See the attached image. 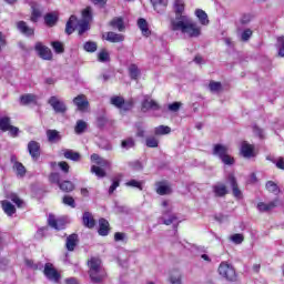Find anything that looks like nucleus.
Wrapping results in <instances>:
<instances>
[{
	"mask_svg": "<svg viewBox=\"0 0 284 284\" xmlns=\"http://www.w3.org/2000/svg\"><path fill=\"white\" fill-rule=\"evenodd\" d=\"M171 30L180 31L189 39H197L201 37V26L194 22L190 17H183L180 21H171Z\"/></svg>",
	"mask_w": 284,
	"mask_h": 284,
	"instance_id": "nucleus-1",
	"label": "nucleus"
},
{
	"mask_svg": "<svg viewBox=\"0 0 284 284\" xmlns=\"http://www.w3.org/2000/svg\"><path fill=\"white\" fill-rule=\"evenodd\" d=\"M230 146L224 144H214L213 155L219 156L224 165H234V158L229 155Z\"/></svg>",
	"mask_w": 284,
	"mask_h": 284,
	"instance_id": "nucleus-2",
	"label": "nucleus"
},
{
	"mask_svg": "<svg viewBox=\"0 0 284 284\" xmlns=\"http://www.w3.org/2000/svg\"><path fill=\"white\" fill-rule=\"evenodd\" d=\"M217 272L220 276H222V278H225L226 281H236V270H234V266H232V264H229L227 262H222L217 268Z\"/></svg>",
	"mask_w": 284,
	"mask_h": 284,
	"instance_id": "nucleus-3",
	"label": "nucleus"
},
{
	"mask_svg": "<svg viewBox=\"0 0 284 284\" xmlns=\"http://www.w3.org/2000/svg\"><path fill=\"white\" fill-rule=\"evenodd\" d=\"M90 21H92V9L88 7L82 11V19L78 21L79 34H83L90 30Z\"/></svg>",
	"mask_w": 284,
	"mask_h": 284,
	"instance_id": "nucleus-4",
	"label": "nucleus"
},
{
	"mask_svg": "<svg viewBox=\"0 0 284 284\" xmlns=\"http://www.w3.org/2000/svg\"><path fill=\"white\" fill-rule=\"evenodd\" d=\"M110 103L111 105H114L115 108H118V110H122L123 112H128L129 110H132L134 105V102L132 101L125 102L123 97H120V95L112 97L110 99Z\"/></svg>",
	"mask_w": 284,
	"mask_h": 284,
	"instance_id": "nucleus-5",
	"label": "nucleus"
},
{
	"mask_svg": "<svg viewBox=\"0 0 284 284\" xmlns=\"http://www.w3.org/2000/svg\"><path fill=\"white\" fill-rule=\"evenodd\" d=\"M43 274L47 276L49 281H52V283H59L61 281V274L54 268V265L52 263H47L43 268Z\"/></svg>",
	"mask_w": 284,
	"mask_h": 284,
	"instance_id": "nucleus-6",
	"label": "nucleus"
},
{
	"mask_svg": "<svg viewBox=\"0 0 284 284\" xmlns=\"http://www.w3.org/2000/svg\"><path fill=\"white\" fill-rule=\"evenodd\" d=\"M48 103L49 105H51V108H53L57 114H65V112H68V106H65V102L61 101L54 95L48 100Z\"/></svg>",
	"mask_w": 284,
	"mask_h": 284,
	"instance_id": "nucleus-7",
	"label": "nucleus"
},
{
	"mask_svg": "<svg viewBox=\"0 0 284 284\" xmlns=\"http://www.w3.org/2000/svg\"><path fill=\"white\" fill-rule=\"evenodd\" d=\"M34 50L38 52L40 59H43L44 61H52V50L43 45V43L37 42Z\"/></svg>",
	"mask_w": 284,
	"mask_h": 284,
	"instance_id": "nucleus-8",
	"label": "nucleus"
},
{
	"mask_svg": "<svg viewBox=\"0 0 284 284\" xmlns=\"http://www.w3.org/2000/svg\"><path fill=\"white\" fill-rule=\"evenodd\" d=\"M173 10L175 19H171V21H183V17H187L183 14V12H185V1L183 0H175L173 3Z\"/></svg>",
	"mask_w": 284,
	"mask_h": 284,
	"instance_id": "nucleus-9",
	"label": "nucleus"
},
{
	"mask_svg": "<svg viewBox=\"0 0 284 284\" xmlns=\"http://www.w3.org/2000/svg\"><path fill=\"white\" fill-rule=\"evenodd\" d=\"M88 266H89V274H91L92 276H94V274L100 273L103 274V266H101V260L97 258V257H92L89 262H88Z\"/></svg>",
	"mask_w": 284,
	"mask_h": 284,
	"instance_id": "nucleus-10",
	"label": "nucleus"
},
{
	"mask_svg": "<svg viewBox=\"0 0 284 284\" xmlns=\"http://www.w3.org/2000/svg\"><path fill=\"white\" fill-rule=\"evenodd\" d=\"M28 151L33 161H38L41 156V144L37 141H30L28 143Z\"/></svg>",
	"mask_w": 284,
	"mask_h": 284,
	"instance_id": "nucleus-11",
	"label": "nucleus"
},
{
	"mask_svg": "<svg viewBox=\"0 0 284 284\" xmlns=\"http://www.w3.org/2000/svg\"><path fill=\"white\" fill-rule=\"evenodd\" d=\"M74 105H77L80 112H85L90 106V102H88V98L84 94H80L73 99Z\"/></svg>",
	"mask_w": 284,
	"mask_h": 284,
	"instance_id": "nucleus-12",
	"label": "nucleus"
},
{
	"mask_svg": "<svg viewBox=\"0 0 284 284\" xmlns=\"http://www.w3.org/2000/svg\"><path fill=\"white\" fill-rule=\"evenodd\" d=\"M241 154L244 159H252V156H254V145L247 142H242Z\"/></svg>",
	"mask_w": 284,
	"mask_h": 284,
	"instance_id": "nucleus-13",
	"label": "nucleus"
},
{
	"mask_svg": "<svg viewBox=\"0 0 284 284\" xmlns=\"http://www.w3.org/2000/svg\"><path fill=\"white\" fill-rule=\"evenodd\" d=\"M48 223L50 225V227H53V230H63V227H65V221H63L62 219H54V215H49L48 219Z\"/></svg>",
	"mask_w": 284,
	"mask_h": 284,
	"instance_id": "nucleus-14",
	"label": "nucleus"
},
{
	"mask_svg": "<svg viewBox=\"0 0 284 284\" xmlns=\"http://www.w3.org/2000/svg\"><path fill=\"white\" fill-rule=\"evenodd\" d=\"M98 233L100 236H108L110 234V222L105 219H100L99 220V230Z\"/></svg>",
	"mask_w": 284,
	"mask_h": 284,
	"instance_id": "nucleus-15",
	"label": "nucleus"
},
{
	"mask_svg": "<svg viewBox=\"0 0 284 284\" xmlns=\"http://www.w3.org/2000/svg\"><path fill=\"white\" fill-rule=\"evenodd\" d=\"M151 3L158 14H163L168 8V0H151Z\"/></svg>",
	"mask_w": 284,
	"mask_h": 284,
	"instance_id": "nucleus-16",
	"label": "nucleus"
},
{
	"mask_svg": "<svg viewBox=\"0 0 284 284\" xmlns=\"http://www.w3.org/2000/svg\"><path fill=\"white\" fill-rule=\"evenodd\" d=\"M106 41H110V43H123L125 36L110 31L106 33Z\"/></svg>",
	"mask_w": 284,
	"mask_h": 284,
	"instance_id": "nucleus-17",
	"label": "nucleus"
},
{
	"mask_svg": "<svg viewBox=\"0 0 284 284\" xmlns=\"http://www.w3.org/2000/svg\"><path fill=\"white\" fill-rule=\"evenodd\" d=\"M159 109H160L159 103H156V101H154L150 98H145L142 101V110L144 112H148V110H159Z\"/></svg>",
	"mask_w": 284,
	"mask_h": 284,
	"instance_id": "nucleus-18",
	"label": "nucleus"
},
{
	"mask_svg": "<svg viewBox=\"0 0 284 284\" xmlns=\"http://www.w3.org/2000/svg\"><path fill=\"white\" fill-rule=\"evenodd\" d=\"M92 163H95V165H100L101 168H111L112 163L101 156L99 154L93 153L91 155Z\"/></svg>",
	"mask_w": 284,
	"mask_h": 284,
	"instance_id": "nucleus-19",
	"label": "nucleus"
},
{
	"mask_svg": "<svg viewBox=\"0 0 284 284\" xmlns=\"http://www.w3.org/2000/svg\"><path fill=\"white\" fill-rule=\"evenodd\" d=\"M229 182L231 184L234 196H236L237 199H242L243 193L241 192V190H239V184L236 183V178L234 176V174L229 175Z\"/></svg>",
	"mask_w": 284,
	"mask_h": 284,
	"instance_id": "nucleus-20",
	"label": "nucleus"
},
{
	"mask_svg": "<svg viewBox=\"0 0 284 284\" xmlns=\"http://www.w3.org/2000/svg\"><path fill=\"white\" fill-rule=\"evenodd\" d=\"M17 28L22 34H26V37H32V34H34V29L28 27L26 21H19Z\"/></svg>",
	"mask_w": 284,
	"mask_h": 284,
	"instance_id": "nucleus-21",
	"label": "nucleus"
},
{
	"mask_svg": "<svg viewBox=\"0 0 284 284\" xmlns=\"http://www.w3.org/2000/svg\"><path fill=\"white\" fill-rule=\"evenodd\" d=\"M82 223L85 227H89V230H92L94 225H97V222L94 221V216H92V213L85 212L82 216Z\"/></svg>",
	"mask_w": 284,
	"mask_h": 284,
	"instance_id": "nucleus-22",
	"label": "nucleus"
},
{
	"mask_svg": "<svg viewBox=\"0 0 284 284\" xmlns=\"http://www.w3.org/2000/svg\"><path fill=\"white\" fill-rule=\"evenodd\" d=\"M110 26L113 30H119V32H123L125 30V22L123 21V18H113Z\"/></svg>",
	"mask_w": 284,
	"mask_h": 284,
	"instance_id": "nucleus-23",
	"label": "nucleus"
},
{
	"mask_svg": "<svg viewBox=\"0 0 284 284\" xmlns=\"http://www.w3.org/2000/svg\"><path fill=\"white\" fill-rule=\"evenodd\" d=\"M47 139L49 143H59L61 141V133L57 130H47Z\"/></svg>",
	"mask_w": 284,
	"mask_h": 284,
	"instance_id": "nucleus-24",
	"label": "nucleus"
},
{
	"mask_svg": "<svg viewBox=\"0 0 284 284\" xmlns=\"http://www.w3.org/2000/svg\"><path fill=\"white\" fill-rule=\"evenodd\" d=\"M79 241V235L71 234L67 237V250L69 252H74V247H77V243Z\"/></svg>",
	"mask_w": 284,
	"mask_h": 284,
	"instance_id": "nucleus-25",
	"label": "nucleus"
},
{
	"mask_svg": "<svg viewBox=\"0 0 284 284\" xmlns=\"http://www.w3.org/2000/svg\"><path fill=\"white\" fill-rule=\"evenodd\" d=\"M31 21L37 23L41 17V9H39V4L37 2H31Z\"/></svg>",
	"mask_w": 284,
	"mask_h": 284,
	"instance_id": "nucleus-26",
	"label": "nucleus"
},
{
	"mask_svg": "<svg viewBox=\"0 0 284 284\" xmlns=\"http://www.w3.org/2000/svg\"><path fill=\"white\" fill-rule=\"evenodd\" d=\"M213 193L215 196H225L227 194V186L223 183H217L213 185Z\"/></svg>",
	"mask_w": 284,
	"mask_h": 284,
	"instance_id": "nucleus-27",
	"label": "nucleus"
},
{
	"mask_svg": "<svg viewBox=\"0 0 284 284\" xmlns=\"http://www.w3.org/2000/svg\"><path fill=\"white\" fill-rule=\"evenodd\" d=\"M63 156L64 159H69L70 161H81V154L70 149L63 150Z\"/></svg>",
	"mask_w": 284,
	"mask_h": 284,
	"instance_id": "nucleus-28",
	"label": "nucleus"
},
{
	"mask_svg": "<svg viewBox=\"0 0 284 284\" xmlns=\"http://www.w3.org/2000/svg\"><path fill=\"white\" fill-rule=\"evenodd\" d=\"M277 203H278V201H273V202H270V203H267V204H265V203H263V202H260L258 204H257V210L260 211V212H270V210H274V207H276V205H277Z\"/></svg>",
	"mask_w": 284,
	"mask_h": 284,
	"instance_id": "nucleus-29",
	"label": "nucleus"
},
{
	"mask_svg": "<svg viewBox=\"0 0 284 284\" xmlns=\"http://www.w3.org/2000/svg\"><path fill=\"white\" fill-rule=\"evenodd\" d=\"M158 194L165 196V194H172V189L165 182H160L156 189Z\"/></svg>",
	"mask_w": 284,
	"mask_h": 284,
	"instance_id": "nucleus-30",
	"label": "nucleus"
},
{
	"mask_svg": "<svg viewBox=\"0 0 284 284\" xmlns=\"http://www.w3.org/2000/svg\"><path fill=\"white\" fill-rule=\"evenodd\" d=\"M138 26H139V28H140L142 34H143L144 37H150L151 31H150V28L148 27V21H146L145 19L140 18V19L138 20Z\"/></svg>",
	"mask_w": 284,
	"mask_h": 284,
	"instance_id": "nucleus-31",
	"label": "nucleus"
},
{
	"mask_svg": "<svg viewBox=\"0 0 284 284\" xmlns=\"http://www.w3.org/2000/svg\"><path fill=\"white\" fill-rule=\"evenodd\" d=\"M195 17L199 19L202 26H207L210 23V20L207 19V13H205L203 9L195 10Z\"/></svg>",
	"mask_w": 284,
	"mask_h": 284,
	"instance_id": "nucleus-32",
	"label": "nucleus"
},
{
	"mask_svg": "<svg viewBox=\"0 0 284 284\" xmlns=\"http://www.w3.org/2000/svg\"><path fill=\"white\" fill-rule=\"evenodd\" d=\"M160 220L164 225H172V223H174L178 220V217L176 215H174V213H163Z\"/></svg>",
	"mask_w": 284,
	"mask_h": 284,
	"instance_id": "nucleus-33",
	"label": "nucleus"
},
{
	"mask_svg": "<svg viewBox=\"0 0 284 284\" xmlns=\"http://www.w3.org/2000/svg\"><path fill=\"white\" fill-rule=\"evenodd\" d=\"M13 172H16L17 176L23 179L26 176V166L21 162H14L13 164Z\"/></svg>",
	"mask_w": 284,
	"mask_h": 284,
	"instance_id": "nucleus-34",
	"label": "nucleus"
},
{
	"mask_svg": "<svg viewBox=\"0 0 284 284\" xmlns=\"http://www.w3.org/2000/svg\"><path fill=\"white\" fill-rule=\"evenodd\" d=\"M21 105H29V103H37V95L34 94H24L20 98Z\"/></svg>",
	"mask_w": 284,
	"mask_h": 284,
	"instance_id": "nucleus-35",
	"label": "nucleus"
},
{
	"mask_svg": "<svg viewBox=\"0 0 284 284\" xmlns=\"http://www.w3.org/2000/svg\"><path fill=\"white\" fill-rule=\"evenodd\" d=\"M105 268H102V274H100L99 271L95 272L93 275L89 274L92 283H102L103 278H105Z\"/></svg>",
	"mask_w": 284,
	"mask_h": 284,
	"instance_id": "nucleus-36",
	"label": "nucleus"
},
{
	"mask_svg": "<svg viewBox=\"0 0 284 284\" xmlns=\"http://www.w3.org/2000/svg\"><path fill=\"white\" fill-rule=\"evenodd\" d=\"M77 17L75 16H71L69 21L67 22L65 26V32L67 34H72V32H74V26H77Z\"/></svg>",
	"mask_w": 284,
	"mask_h": 284,
	"instance_id": "nucleus-37",
	"label": "nucleus"
},
{
	"mask_svg": "<svg viewBox=\"0 0 284 284\" xmlns=\"http://www.w3.org/2000/svg\"><path fill=\"white\" fill-rule=\"evenodd\" d=\"M2 209L8 214V216H12V214L17 212L14 205H12V203L9 201H2Z\"/></svg>",
	"mask_w": 284,
	"mask_h": 284,
	"instance_id": "nucleus-38",
	"label": "nucleus"
},
{
	"mask_svg": "<svg viewBox=\"0 0 284 284\" xmlns=\"http://www.w3.org/2000/svg\"><path fill=\"white\" fill-rule=\"evenodd\" d=\"M129 74L131 79L136 81V79H139V77L141 75V70H139V67L136 64H130Z\"/></svg>",
	"mask_w": 284,
	"mask_h": 284,
	"instance_id": "nucleus-39",
	"label": "nucleus"
},
{
	"mask_svg": "<svg viewBox=\"0 0 284 284\" xmlns=\"http://www.w3.org/2000/svg\"><path fill=\"white\" fill-rule=\"evenodd\" d=\"M59 187L62 192H73L74 183H72L71 181H63L59 183Z\"/></svg>",
	"mask_w": 284,
	"mask_h": 284,
	"instance_id": "nucleus-40",
	"label": "nucleus"
},
{
	"mask_svg": "<svg viewBox=\"0 0 284 284\" xmlns=\"http://www.w3.org/2000/svg\"><path fill=\"white\" fill-rule=\"evenodd\" d=\"M74 130H75V134H83V132L88 130V123H85V121L83 120H79L77 122Z\"/></svg>",
	"mask_w": 284,
	"mask_h": 284,
	"instance_id": "nucleus-41",
	"label": "nucleus"
},
{
	"mask_svg": "<svg viewBox=\"0 0 284 284\" xmlns=\"http://www.w3.org/2000/svg\"><path fill=\"white\" fill-rule=\"evenodd\" d=\"M98 61H100V63H105V62L110 61V52H108V50H105V49H102L98 53Z\"/></svg>",
	"mask_w": 284,
	"mask_h": 284,
	"instance_id": "nucleus-42",
	"label": "nucleus"
},
{
	"mask_svg": "<svg viewBox=\"0 0 284 284\" xmlns=\"http://www.w3.org/2000/svg\"><path fill=\"white\" fill-rule=\"evenodd\" d=\"M170 132H172V129L165 125H160L154 129V134H156L158 136H161L163 134H170Z\"/></svg>",
	"mask_w": 284,
	"mask_h": 284,
	"instance_id": "nucleus-43",
	"label": "nucleus"
},
{
	"mask_svg": "<svg viewBox=\"0 0 284 284\" xmlns=\"http://www.w3.org/2000/svg\"><path fill=\"white\" fill-rule=\"evenodd\" d=\"M10 118L4 116V118H0V130H2V132H8V130L10 129Z\"/></svg>",
	"mask_w": 284,
	"mask_h": 284,
	"instance_id": "nucleus-44",
	"label": "nucleus"
},
{
	"mask_svg": "<svg viewBox=\"0 0 284 284\" xmlns=\"http://www.w3.org/2000/svg\"><path fill=\"white\" fill-rule=\"evenodd\" d=\"M266 190L273 192V194H278V192H281V189H278V185L274 181L266 182Z\"/></svg>",
	"mask_w": 284,
	"mask_h": 284,
	"instance_id": "nucleus-45",
	"label": "nucleus"
},
{
	"mask_svg": "<svg viewBox=\"0 0 284 284\" xmlns=\"http://www.w3.org/2000/svg\"><path fill=\"white\" fill-rule=\"evenodd\" d=\"M230 241H232V243H234L235 245H241V243L245 241V237L241 233H235L230 236Z\"/></svg>",
	"mask_w": 284,
	"mask_h": 284,
	"instance_id": "nucleus-46",
	"label": "nucleus"
},
{
	"mask_svg": "<svg viewBox=\"0 0 284 284\" xmlns=\"http://www.w3.org/2000/svg\"><path fill=\"white\" fill-rule=\"evenodd\" d=\"M8 199H10V201H12V203H16L18 207H23V205H24L23 200H20L18 194L10 193L8 195Z\"/></svg>",
	"mask_w": 284,
	"mask_h": 284,
	"instance_id": "nucleus-47",
	"label": "nucleus"
},
{
	"mask_svg": "<svg viewBox=\"0 0 284 284\" xmlns=\"http://www.w3.org/2000/svg\"><path fill=\"white\" fill-rule=\"evenodd\" d=\"M91 172H92V174H95V176H98V179H103L105 176V171L97 165L91 166Z\"/></svg>",
	"mask_w": 284,
	"mask_h": 284,
	"instance_id": "nucleus-48",
	"label": "nucleus"
},
{
	"mask_svg": "<svg viewBox=\"0 0 284 284\" xmlns=\"http://www.w3.org/2000/svg\"><path fill=\"white\" fill-rule=\"evenodd\" d=\"M170 283L171 284H182L181 273L179 271H174V272L171 273Z\"/></svg>",
	"mask_w": 284,
	"mask_h": 284,
	"instance_id": "nucleus-49",
	"label": "nucleus"
},
{
	"mask_svg": "<svg viewBox=\"0 0 284 284\" xmlns=\"http://www.w3.org/2000/svg\"><path fill=\"white\" fill-rule=\"evenodd\" d=\"M26 265L28 267H30L31 270H43V263H41V262L36 263L32 260H27Z\"/></svg>",
	"mask_w": 284,
	"mask_h": 284,
	"instance_id": "nucleus-50",
	"label": "nucleus"
},
{
	"mask_svg": "<svg viewBox=\"0 0 284 284\" xmlns=\"http://www.w3.org/2000/svg\"><path fill=\"white\" fill-rule=\"evenodd\" d=\"M134 145H135L134 139L132 138H128L126 140H123L121 143V148H123L124 150H130L134 148Z\"/></svg>",
	"mask_w": 284,
	"mask_h": 284,
	"instance_id": "nucleus-51",
	"label": "nucleus"
},
{
	"mask_svg": "<svg viewBox=\"0 0 284 284\" xmlns=\"http://www.w3.org/2000/svg\"><path fill=\"white\" fill-rule=\"evenodd\" d=\"M44 21H45L47 26H54L57 23V14L48 13L44 17Z\"/></svg>",
	"mask_w": 284,
	"mask_h": 284,
	"instance_id": "nucleus-52",
	"label": "nucleus"
},
{
	"mask_svg": "<svg viewBox=\"0 0 284 284\" xmlns=\"http://www.w3.org/2000/svg\"><path fill=\"white\" fill-rule=\"evenodd\" d=\"M209 89L212 92H221V90L223 89V85L221 84V82L211 81L209 83Z\"/></svg>",
	"mask_w": 284,
	"mask_h": 284,
	"instance_id": "nucleus-53",
	"label": "nucleus"
},
{
	"mask_svg": "<svg viewBox=\"0 0 284 284\" xmlns=\"http://www.w3.org/2000/svg\"><path fill=\"white\" fill-rule=\"evenodd\" d=\"M51 45H52L54 52H57V54H62V52L64 51L63 43H61L59 41L51 42Z\"/></svg>",
	"mask_w": 284,
	"mask_h": 284,
	"instance_id": "nucleus-54",
	"label": "nucleus"
},
{
	"mask_svg": "<svg viewBox=\"0 0 284 284\" xmlns=\"http://www.w3.org/2000/svg\"><path fill=\"white\" fill-rule=\"evenodd\" d=\"M62 203H64V205H69V207H77V204L74 202V197H72L70 195H65L62 199Z\"/></svg>",
	"mask_w": 284,
	"mask_h": 284,
	"instance_id": "nucleus-55",
	"label": "nucleus"
},
{
	"mask_svg": "<svg viewBox=\"0 0 284 284\" xmlns=\"http://www.w3.org/2000/svg\"><path fill=\"white\" fill-rule=\"evenodd\" d=\"M85 52H97V42L88 41L84 43Z\"/></svg>",
	"mask_w": 284,
	"mask_h": 284,
	"instance_id": "nucleus-56",
	"label": "nucleus"
},
{
	"mask_svg": "<svg viewBox=\"0 0 284 284\" xmlns=\"http://www.w3.org/2000/svg\"><path fill=\"white\" fill-rule=\"evenodd\" d=\"M278 57H284V37L277 38Z\"/></svg>",
	"mask_w": 284,
	"mask_h": 284,
	"instance_id": "nucleus-57",
	"label": "nucleus"
},
{
	"mask_svg": "<svg viewBox=\"0 0 284 284\" xmlns=\"http://www.w3.org/2000/svg\"><path fill=\"white\" fill-rule=\"evenodd\" d=\"M146 146L148 148H159V140L154 136L146 139Z\"/></svg>",
	"mask_w": 284,
	"mask_h": 284,
	"instance_id": "nucleus-58",
	"label": "nucleus"
},
{
	"mask_svg": "<svg viewBox=\"0 0 284 284\" xmlns=\"http://www.w3.org/2000/svg\"><path fill=\"white\" fill-rule=\"evenodd\" d=\"M49 181H50V183H57L59 185V183H61V174L51 173L49 176Z\"/></svg>",
	"mask_w": 284,
	"mask_h": 284,
	"instance_id": "nucleus-59",
	"label": "nucleus"
},
{
	"mask_svg": "<svg viewBox=\"0 0 284 284\" xmlns=\"http://www.w3.org/2000/svg\"><path fill=\"white\" fill-rule=\"evenodd\" d=\"M60 170H62V172H64V174H68V172H70V164H68V162L62 161L58 163Z\"/></svg>",
	"mask_w": 284,
	"mask_h": 284,
	"instance_id": "nucleus-60",
	"label": "nucleus"
},
{
	"mask_svg": "<svg viewBox=\"0 0 284 284\" xmlns=\"http://www.w3.org/2000/svg\"><path fill=\"white\" fill-rule=\"evenodd\" d=\"M181 102H173L172 104H169L170 112H179L181 110Z\"/></svg>",
	"mask_w": 284,
	"mask_h": 284,
	"instance_id": "nucleus-61",
	"label": "nucleus"
},
{
	"mask_svg": "<svg viewBox=\"0 0 284 284\" xmlns=\"http://www.w3.org/2000/svg\"><path fill=\"white\" fill-rule=\"evenodd\" d=\"M251 37H252V30L246 29L243 31L241 39H242V41H250Z\"/></svg>",
	"mask_w": 284,
	"mask_h": 284,
	"instance_id": "nucleus-62",
	"label": "nucleus"
},
{
	"mask_svg": "<svg viewBox=\"0 0 284 284\" xmlns=\"http://www.w3.org/2000/svg\"><path fill=\"white\" fill-rule=\"evenodd\" d=\"M119 185H120L119 180H113V183L109 187V194H113L114 190H116V187H119Z\"/></svg>",
	"mask_w": 284,
	"mask_h": 284,
	"instance_id": "nucleus-63",
	"label": "nucleus"
},
{
	"mask_svg": "<svg viewBox=\"0 0 284 284\" xmlns=\"http://www.w3.org/2000/svg\"><path fill=\"white\" fill-rule=\"evenodd\" d=\"M275 165L278 170H284V159L278 158V160L275 162Z\"/></svg>",
	"mask_w": 284,
	"mask_h": 284,
	"instance_id": "nucleus-64",
	"label": "nucleus"
}]
</instances>
